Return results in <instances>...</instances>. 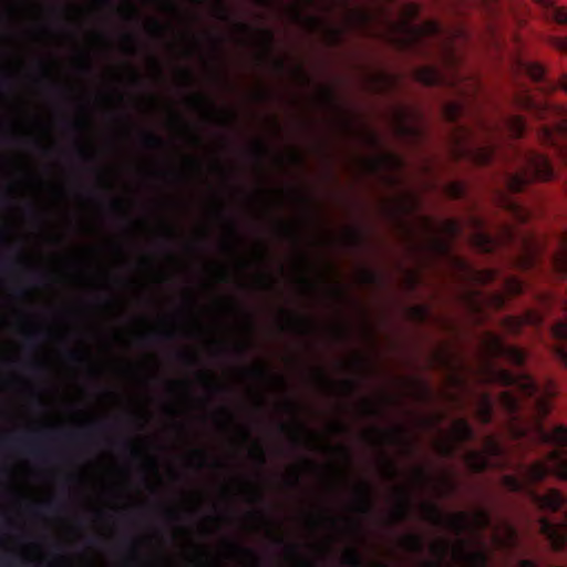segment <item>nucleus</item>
Returning <instances> with one entry per match:
<instances>
[{
    "mask_svg": "<svg viewBox=\"0 0 567 567\" xmlns=\"http://www.w3.org/2000/svg\"><path fill=\"white\" fill-rule=\"evenodd\" d=\"M291 276L305 293H322L337 298L343 290L338 271L327 262L315 267L306 257H299L293 262Z\"/></svg>",
    "mask_w": 567,
    "mask_h": 567,
    "instance_id": "f257e3e1",
    "label": "nucleus"
},
{
    "mask_svg": "<svg viewBox=\"0 0 567 567\" xmlns=\"http://www.w3.org/2000/svg\"><path fill=\"white\" fill-rule=\"evenodd\" d=\"M452 487L453 485L447 474L441 473L434 477H430L423 470L419 467L413 468L406 478V486L400 487L393 493V520L401 519L406 515L414 489L420 488L424 492L441 496L450 492Z\"/></svg>",
    "mask_w": 567,
    "mask_h": 567,
    "instance_id": "f03ea898",
    "label": "nucleus"
},
{
    "mask_svg": "<svg viewBox=\"0 0 567 567\" xmlns=\"http://www.w3.org/2000/svg\"><path fill=\"white\" fill-rule=\"evenodd\" d=\"M336 0H296L288 10L289 17L300 23L309 31L320 33L323 39L333 43L337 41L340 29H334L328 25V22L318 17L306 16V11L313 9L317 11L330 10L334 6Z\"/></svg>",
    "mask_w": 567,
    "mask_h": 567,
    "instance_id": "7ed1b4c3",
    "label": "nucleus"
},
{
    "mask_svg": "<svg viewBox=\"0 0 567 567\" xmlns=\"http://www.w3.org/2000/svg\"><path fill=\"white\" fill-rule=\"evenodd\" d=\"M419 8L414 3H408L400 10L398 19L391 23L389 39L400 44H409L421 37L432 34L436 27L433 22L426 21L420 25L412 23Z\"/></svg>",
    "mask_w": 567,
    "mask_h": 567,
    "instance_id": "20e7f679",
    "label": "nucleus"
},
{
    "mask_svg": "<svg viewBox=\"0 0 567 567\" xmlns=\"http://www.w3.org/2000/svg\"><path fill=\"white\" fill-rule=\"evenodd\" d=\"M420 516L432 523H444L451 528L460 532L465 529L482 528L487 525L488 518L484 512H475L472 514L456 513L447 516L442 520L435 505L431 502H422L419 505Z\"/></svg>",
    "mask_w": 567,
    "mask_h": 567,
    "instance_id": "39448f33",
    "label": "nucleus"
},
{
    "mask_svg": "<svg viewBox=\"0 0 567 567\" xmlns=\"http://www.w3.org/2000/svg\"><path fill=\"white\" fill-rule=\"evenodd\" d=\"M452 558L461 567H484L487 563L485 550L466 542L453 545Z\"/></svg>",
    "mask_w": 567,
    "mask_h": 567,
    "instance_id": "423d86ee",
    "label": "nucleus"
},
{
    "mask_svg": "<svg viewBox=\"0 0 567 567\" xmlns=\"http://www.w3.org/2000/svg\"><path fill=\"white\" fill-rule=\"evenodd\" d=\"M346 525L342 520L333 519L328 513H318L309 520V529L315 534H322L326 537L324 543L317 545L319 551L328 548V543L338 538V530Z\"/></svg>",
    "mask_w": 567,
    "mask_h": 567,
    "instance_id": "0eeeda50",
    "label": "nucleus"
},
{
    "mask_svg": "<svg viewBox=\"0 0 567 567\" xmlns=\"http://www.w3.org/2000/svg\"><path fill=\"white\" fill-rule=\"evenodd\" d=\"M516 103L524 110L530 111L540 120L548 118L551 114H564L567 113L565 106L558 104H551L547 102L536 101L532 95L527 93H519L516 96Z\"/></svg>",
    "mask_w": 567,
    "mask_h": 567,
    "instance_id": "6e6552de",
    "label": "nucleus"
},
{
    "mask_svg": "<svg viewBox=\"0 0 567 567\" xmlns=\"http://www.w3.org/2000/svg\"><path fill=\"white\" fill-rule=\"evenodd\" d=\"M471 430L465 421L457 420L453 423L451 434L443 435L435 442V449L441 454H449L454 450V443L468 439Z\"/></svg>",
    "mask_w": 567,
    "mask_h": 567,
    "instance_id": "1a4fd4ad",
    "label": "nucleus"
},
{
    "mask_svg": "<svg viewBox=\"0 0 567 567\" xmlns=\"http://www.w3.org/2000/svg\"><path fill=\"white\" fill-rule=\"evenodd\" d=\"M367 441L373 444H393L404 445L409 440V434L403 429H392L382 431L380 429H368L364 433Z\"/></svg>",
    "mask_w": 567,
    "mask_h": 567,
    "instance_id": "9d476101",
    "label": "nucleus"
},
{
    "mask_svg": "<svg viewBox=\"0 0 567 567\" xmlns=\"http://www.w3.org/2000/svg\"><path fill=\"white\" fill-rule=\"evenodd\" d=\"M401 159L386 152H379L371 158H362L360 165L365 171L393 169L399 167Z\"/></svg>",
    "mask_w": 567,
    "mask_h": 567,
    "instance_id": "9b49d317",
    "label": "nucleus"
},
{
    "mask_svg": "<svg viewBox=\"0 0 567 567\" xmlns=\"http://www.w3.org/2000/svg\"><path fill=\"white\" fill-rule=\"evenodd\" d=\"M549 473H551L550 464L546 461L545 456L526 466L523 477L527 484H535L545 480Z\"/></svg>",
    "mask_w": 567,
    "mask_h": 567,
    "instance_id": "f8f14e48",
    "label": "nucleus"
},
{
    "mask_svg": "<svg viewBox=\"0 0 567 567\" xmlns=\"http://www.w3.org/2000/svg\"><path fill=\"white\" fill-rule=\"evenodd\" d=\"M540 530L550 540L555 549H559L566 542L567 525H550L545 519L540 520Z\"/></svg>",
    "mask_w": 567,
    "mask_h": 567,
    "instance_id": "ddd939ff",
    "label": "nucleus"
},
{
    "mask_svg": "<svg viewBox=\"0 0 567 567\" xmlns=\"http://www.w3.org/2000/svg\"><path fill=\"white\" fill-rule=\"evenodd\" d=\"M481 379L486 383H499L501 385L508 386L513 385L515 375L505 369H496L493 367H486L481 372Z\"/></svg>",
    "mask_w": 567,
    "mask_h": 567,
    "instance_id": "4468645a",
    "label": "nucleus"
},
{
    "mask_svg": "<svg viewBox=\"0 0 567 567\" xmlns=\"http://www.w3.org/2000/svg\"><path fill=\"white\" fill-rule=\"evenodd\" d=\"M337 461L330 464V474L333 483H340L348 475V452L344 447H338L336 451Z\"/></svg>",
    "mask_w": 567,
    "mask_h": 567,
    "instance_id": "2eb2a0df",
    "label": "nucleus"
},
{
    "mask_svg": "<svg viewBox=\"0 0 567 567\" xmlns=\"http://www.w3.org/2000/svg\"><path fill=\"white\" fill-rule=\"evenodd\" d=\"M550 464L551 473L561 481H567V458L563 457L559 451H551L546 455Z\"/></svg>",
    "mask_w": 567,
    "mask_h": 567,
    "instance_id": "dca6fc26",
    "label": "nucleus"
},
{
    "mask_svg": "<svg viewBox=\"0 0 567 567\" xmlns=\"http://www.w3.org/2000/svg\"><path fill=\"white\" fill-rule=\"evenodd\" d=\"M496 152V145L495 144H484L476 146L472 154L471 158L472 161L481 166H485L492 163Z\"/></svg>",
    "mask_w": 567,
    "mask_h": 567,
    "instance_id": "f3484780",
    "label": "nucleus"
},
{
    "mask_svg": "<svg viewBox=\"0 0 567 567\" xmlns=\"http://www.w3.org/2000/svg\"><path fill=\"white\" fill-rule=\"evenodd\" d=\"M538 506L543 509L556 512L564 503V497L557 489H550L543 496L535 498Z\"/></svg>",
    "mask_w": 567,
    "mask_h": 567,
    "instance_id": "a211bd4d",
    "label": "nucleus"
},
{
    "mask_svg": "<svg viewBox=\"0 0 567 567\" xmlns=\"http://www.w3.org/2000/svg\"><path fill=\"white\" fill-rule=\"evenodd\" d=\"M530 166L534 169L535 178L537 181L545 182L551 178L553 171L545 157L535 156L532 159Z\"/></svg>",
    "mask_w": 567,
    "mask_h": 567,
    "instance_id": "6ab92c4d",
    "label": "nucleus"
},
{
    "mask_svg": "<svg viewBox=\"0 0 567 567\" xmlns=\"http://www.w3.org/2000/svg\"><path fill=\"white\" fill-rule=\"evenodd\" d=\"M515 538V532L509 526H501L493 534V543L497 547L512 546Z\"/></svg>",
    "mask_w": 567,
    "mask_h": 567,
    "instance_id": "aec40b11",
    "label": "nucleus"
},
{
    "mask_svg": "<svg viewBox=\"0 0 567 567\" xmlns=\"http://www.w3.org/2000/svg\"><path fill=\"white\" fill-rule=\"evenodd\" d=\"M431 553L435 561H432L427 567H442V558L447 553V543L443 539H436L431 545Z\"/></svg>",
    "mask_w": 567,
    "mask_h": 567,
    "instance_id": "412c9836",
    "label": "nucleus"
},
{
    "mask_svg": "<svg viewBox=\"0 0 567 567\" xmlns=\"http://www.w3.org/2000/svg\"><path fill=\"white\" fill-rule=\"evenodd\" d=\"M544 440L548 443H551L557 446H566L567 445V426L558 425L556 426L550 434L546 435Z\"/></svg>",
    "mask_w": 567,
    "mask_h": 567,
    "instance_id": "4be33fe9",
    "label": "nucleus"
},
{
    "mask_svg": "<svg viewBox=\"0 0 567 567\" xmlns=\"http://www.w3.org/2000/svg\"><path fill=\"white\" fill-rule=\"evenodd\" d=\"M417 81L425 85H433L439 83V74L437 72L431 68V66H424L416 71L415 74Z\"/></svg>",
    "mask_w": 567,
    "mask_h": 567,
    "instance_id": "5701e85b",
    "label": "nucleus"
},
{
    "mask_svg": "<svg viewBox=\"0 0 567 567\" xmlns=\"http://www.w3.org/2000/svg\"><path fill=\"white\" fill-rule=\"evenodd\" d=\"M249 41L260 48H266L271 40V34L265 30H246Z\"/></svg>",
    "mask_w": 567,
    "mask_h": 567,
    "instance_id": "b1692460",
    "label": "nucleus"
},
{
    "mask_svg": "<svg viewBox=\"0 0 567 567\" xmlns=\"http://www.w3.org/2000/svg\"><path fill=\"white\" fill-rule=\"evenodd\" d=\"M370 20V14L362 9L351 10L347 16V24L349 27H361Z\"/></svg>",
    "mask_w": 567,
    "mask_h": 567,
    "instance_id": "393cba45",
    "label": "nucleus"
},
{
    "mask_svg": "<svg viewBox=\"0 0 567 567\" xmlns=\"http://www.w3.org/2000/svg\"><path fill=\"white\" fill-rule=\"evenodd\" d=\"M498 402L503 409L509 413H514L518 410V400L509 391H503L498 395Z\"/></svg>",
    "mask_w": 567,
    "mask_h": 567,
    "instance_id": "a878e982",
    "label": "nucleus"
},
{
    "mask_svg": "<svg viewBox=\"0 0 567 567\" xmlns=\"http://www.w3.org/2000/svg\"><path fill=\"white\" fill-rule=\"evenodd\" d=\"M465 463L468 466L470 470L474 472H481L486 466V460L485 457L477 452H470L465 456Z\"/></svg>",
    "mask_w": 567,
    "mask_h": 567,
    "instance_id": "bb28decb",
    "label": "nucleus"
},
{
    "mask_svg": "<svg viewBox=\"0 0 567 567\" xmlns=\"http://www.w3.org/2000/svg\"><path fill=\"white\" fill-rule=\"evenodd\" d=\"M530 183V178L525 174H515L512 175L507 181V187L511 192L519 193L522 192L528 184Z\"/></svg>",
    "mask_w": 567,
    "mask_h": 567,
    "instance_id": "cd10ccee",
    "label": "nucleus"
},
{
    "mask_svg": "<svg viewBox=\"0 0 567 567\" xmlns=\"http://www.w3.org/2000/svg\"><path fill=\"white\" fill-rule=\"evenodd\" d=\"M416 205V198L413 194L406 192L400 195V197L396 199L393 209L399 212H408L415 207Z\"/></svg>",
    "mask_w": 567,
    "mask_h": 567,
    "instance_id": "c85d7f7f",
    "label": "nucleus"
},
{
    "mask_svg": "<svg viewBox=\"0 0 567 567\" xmlns=\"http://www.w3.org/2000/svg\"><path fill=\"white\" fill-rule=\"evenodd\" d=\"M483 346L485 351L489 355H498L502 354L503 348L501 346L499 339L493 334H486L483 339Z\"/></svg>",
    "mask_w": 567,
    "mask_h": 567,
    "instance_id": "c756f323",
    "label": "nucleus"
},
{
    "mask_svg": "<svg viewBox=\"0 0 567 567\" xmlns=\"http://www.w3.org/2000/svg\"><path fill=\"white\" fill-rule=\"evenodd\" d=\"M473 245L483 251H489L494 247L492 238L484 233H476L472 238Z\"/></svg>",
    "mask_w": 567,
    "mask_h": 567,
    "instance_id": "7c9ffc66",
    "label": "nucleus"
},
{
    "mask_svg": "<svg viewBox=\"0 0 567 567\" xmlns=\"http://www.w3.org/2000/svg\"><path fill=\"white\" fill-rule=\"evenodd\" d=\"M471 132L465 127L456 128L452 134V141L456 146L455 154L461 155L462 150L461 146L467 141Z\"/></svg>",
    "mask_w": 567,
    "mask_h": 567,
    "instance_id": "2f4dec72",
    "label": "nucleus"
},
{
    "mask_svg": "<svg viewBox=\"0 0 567 567\" xmlns=\"http://www.w3.org/2000/svg\"><path fill=\"white\" fill-rule=\"evenodd\" d=\"M346 365L350 370L361 372L365 370L367 360L363 354L353 353L346 362Z\"/></svg>",
    "mask_w": 567,
    "mask_h": 567,
    "instance_id": "473e14b6",
    "label": "nucleus"
},
{
    "mask_svg": "<svg viewBox=\"0 0 567 567\" xmlns=\"http://www.w3.org/2000/svg\"><path fill=\"white\" fill-rule=\"evenodd\" d=\"M357 495H358V504L355 505V509L358 511H364L368 506V498H369V487L365 483H360L357 487Z\"/></svg>",
    "mask_w": 567,
    "mask_h": 567,
    "instance_id": "72a5a7b5",
    "label": "nucleus"
},
{
    "mask_svg": "<svg viewBox=\"0 0 567 567\" xmlns=\"http://www.w3.org/2000/svg\"><path fill=\"white\" fill-rule=\"evenodd\" d=\"M458 230L457 223L453 219H446L437 224L436 231L444 236L456 234Z\"/></svg>",
    "mask_w": 567,
    "mask_h": 567,
    "instance_id": "f704fd0d",
    "label": "nucleus"
},
{
    "mask_svg": "<svg viewBox=\"0 0 567 567\" xmlns=\"http://www.w3.org/2000/svg\"><path fill=\"white\" fill-rule=\"evenodd\" d=\"M513 385H516L520 391L526 392L527 394H530L534 389L533 381L528 375L515 377Z\"/></svg>",
    "mask_w": 567,
    "mask_h": 567,
    "instance_id": "c9c22d12",
    "label": "nucleus"
},
{
    "mask_svg": "<svg viewBox=\"0 0 567 567\" xmlns=\"http://www.w3.org/2000/svg\"><path fill=\"white\" fill-rule=\"evenodd\" d=\"M526 73L534 80L539 81L545 74V69L538 63H527L525 65Z\"/></svg>",
    "mask_w": 567,
    "mask_h": 567,
    "instance_id": "e433bc0d",
    "label": "nucleus"
},
{
    "mask_svg": "<svg viewBox=\"0 0 567 567\" xmlns=\"http://www.w3.org/2000/svg\"><path fill=\"white\" fill-rule=\"evenodd\" d=\"M371 82L373 89L382 90L389 84L390 80L385 73L378 71L371 74Z\"/></svg>",
    "mask_w": 567,
    "mask_h": 567,
    "instance_id": "4c0bfd02",
    "label": "nucleus"
},
{
    "mask_svg": "<svg viewBox=\"0 0 567 567\" xmlns=\"http://www.w3.org/2000/svg\"><path fill=\"white\" fill-rule=\"evenodd\" d=\"M502 354H505L513 363L522 364L524 361V353L516 348L503 349Z\"/></svg>",
    "mask_w": 567,
    "mask_h": 567,
    "instance_id": "58836bf2",
    "label": "nucleus"
},
{
    "mask_svg": "<svg viewBox=\"0 0 567 567\" xmlns=\"http://www.w3.org/2000/svg\"><path fill=\"white\" fill-rule=\"evenodd\" d=\"M491 409V402L487 399H484L477 410V417L481 422L486 423L489 421Z\"/></svg>",
    "mask_w": 567,
    "mask_h": 567,
    "instance_id": "ea45409f",
    "label": "nucleus"
},
{
    "mask_svg": "<svg viewBox=\"0 0 567 567\" xmlns=\"http://www.w3.org/2000/svg\"><path fill=\"white\" fill-rule=\"evenodd\" d=\"M508 126H509V130L511 132L515 135V136H519L525 127V123L523 121L522 117L519 116H514L509 120L508 122Z\"/></svg>",
    "mask_w": 567,
    "mask_h": 567,
    "instance_id": "a19ab883",
    "label": "nucleus"
},
{
    "mask_svg": "<svg viewBox=\"0 0 567 567\" xmlns=\"http://www.w3.org/2000/svg\"><path fill=\"white\" fill-rule=\"evenodd\" d=\"M555 269L567 274V252H557L554 258Z\"/></svg>",
    "mask_w": 567,
    "mask_h": 567,
    "instance_id": "79ce46f5",
    "label": "nucleus"
},
{
    "mask_svg": "<svg viewBox=\"0 0 567 567\" xmlns=\"http://www.w3.org/2000/svg\"><path fill=\"white\" fill-rule=\"evenodd\" d=\"M502 482L506 488H508L509 491H513V492L519 491L523 487V484L516 477H514L512 475L504 476Z\"/></svg>",
    "mask_w": 567,
    "mask_h": 567,
    "instance_id": "37998d69",
    "label": "nucleus"
},
{
    "mask_svg": "<svg viewBox=\"0 0 567 567\" xmlns=\"http://www.w3.org/2000/svg\"><path fill=\"white\" fill-rule=\"evenodd\" d=\"M508 431L513 439H519L526 434V429L520 426L515 420L509 421Z\"/></svg>",
    "mask_w": 567,
    "mask_h": 567,
    "instance_id": "c03bdc74",
    "label": "nucleus"
},
{
    "mask_svg": "<svg viewBox=\"0 0 567 567\" xmlns=\"http://www.w3.org/2000/svg\"><path fill=\"white\" fill-rule=\"evenodd\" d=\"M460 114V106L455 103H449L444 107V115L447 120L454 121Z\"/></svg>",
    "mask_w": 567,
    "mask_h": 567,
    "instance_id": "a18cd8bd",
    "label": "nucleus"
},
{
    "mask_svg": "<svg viewBox=\"0 0 567 567\" xmlns=\"http://www.w3.org/2000/svg\"><path fill=\"white\" fill-rule=\"evenodd\" d=\"M536 409L538 415L546 416L551 410V404L548 399L543 398L537 401Z\"/></svg>",
    "mask_w": 567,
    "mask_h": 567,
    "instance_id": "49530a36",
    "label": "nucleus"
},
{
    "mask_svg": "<svg viewBox=\"0 0 567 567\" xmlns=\"http://www.w3.org/2000/svg\"><path fill=\"white\" fill-rule=\"evenodd\" d=\"M553 334L558 339H567V322L560 321L553 327Z\"/></svg>",
    "mask_w": 567,
    "mask_h": 567,
    "instance_id": "de8ad7c7",
    "label": "nucleus"
},
{
    "mask_svg": "<svg viewBox=\"0 0 567 567\" xmlns=\"http://www.w3.org/2000/svg\"><path fill=\"white\" fill-rule=\"evenodd\" d=\"M484 452L489 455H497L501 452L498 444L491 437L484 442Z\"/></svg>",
    "mask_w": 567,
    "mask_h": 567,
    "instance_id": "09e8293b",
    "label": "nucleus"
},
{
    "mask_svg": "<svg viewBox=\"0 0 567 567\" xmlns=\"http://www.w3.org/2000/svg\"><path fill=\"white\" fill-rule=\"evenodd\" d=\"M343 560L350 565H357L360 561L359 554L355 549L348 548L343 553Z\"/></svg>",
    "mask_w": 567,
    "mask_h": 567,
    "instance_id": "8fccbe9b",
    "label": "nucleus"
},
{
    "mask_svg": "<svg viewBox=\"0 0 567 567\" xmlns=\"http://www.w3.org/2000/svg\"><path fill=\"white\" fill-rule=\"evenodd\" d=\"M402 545L410 550L417 549L420 547V539L416 536H406L402 540Z\"/></svg>",
    "mask_w": 567,
    "mask_h": 567,
    "instance_id": "3c124183",
    "label": "nucleus"
},
{
    "mask_svg": "<svg viewBox=\"0 0 567 567\" xmlns=\"http://www.w3.org/2000/svg\"><path fill=\"white\" fill-rule=\"evenodd\" d=\"M395 122H396V131L400 133V134H409L410 132L408 130H405V127L403 126L402 124V121L405 116V111L404 110H400L395 113Z\"/></svg>",
    "mask_w": 567,
    "mask_h": 567,
    "instance_id": "603ef678",
    "label": "nucleus"
},
{
    "mask_svg": "<svg viewBox=\"0 0 567 567\" xmlns=\"http://www.w3.org/2000/svg\"><path fill=\"white\" fill-rule=\"evenodd\" d=\"M506 291L509 295H515L520 291V284L516 279H511L506 282Z\"/></svg>",
    "mask_w": 567,
    "mask_h": 567,
    "instance_id": "864d4df0",
    "label": "nucleus"
},
{
    "mask_svg": "<svg viewBox=\"0 0 567 567\" xmlns=\"http://www.w3.org/2000/svg\"><path fill=\"white\" fill-rule=\"evenodd\" d=\"M290 75L297 83H302L305 80L303 71L299 66H293L290 70Z\"/></svg>",
    "mask_w": 567,
    "mask_h": 567,
    "instance_id": "5fc2aeb1",
    "label": "nucleus"
},
{
    "mask_svg": "<svg viewBox=\"0 0 567 567\" xmlns=\"http://www.w3.org/2000/svg\"><path fill=\"white\" fill-rule=\"evenodd\" d=\"M558 252H566L567 250V230L563 231L558 237Z\"/></svg>",
    "mask_w": 567,
    "mask_h": 567,
    "instance_id": "6e6d98bb",
    "label": "nucleus"
},
{
    "mask_svg": "<svg viewBox=\"0 0 567 567\" xmlns=\"http://www.w3.org/2000/svg\"><path fill=\"white\" fill-rule=\"evenodd\" d=\"M362 412L367 414H373L378 413L379 409L374 405V403H371L370 401H365L362 405Z\"/></svg>",
    "mask_w": 567,
    "mask_h": 567,
    "instance_id": "4d7b16f0",
    "label": "nucleus"
},
{
    "mask_svg": "<svg viewBox=\"0 0 567 567\" xmlns=\"http://www.w3.org/2000/svg\"><path fill=\"white\" fill-rule=\"evenodd\" d=\"M554 45L560 50V51H564V52H567V37L566 38H556L554 41H553Z\"/></svg>",
    "mask_w": 567,
    "mask_h": 567,
    "instance_id": "13d9d810",
    "label": "nucleus"
},
{
    "mask_svg": "<svg viewBox=\"0 0 567 567\" xmlns=\"http://www.w3.org/2000/svg\"><path fill=\"white\" fill-rule=\"evenodd\" d=\"M381 471H382V474L388 477L394 475V473H395V468L391 463L384 464L382 466Z\"/></svg>",
    "mask_w": 567,
    "mask_h": 567,
    "instance_id": "bf43d9fd",
    "label": "nucleus"
},
{
    "mask_svg": "<svg viewBox=\"0 0 567 567\" xmlns=\"http://www.w3.org/2000/svg\"><path fill=\"white\" fill-rule=\"evenodd\" d=\"M513 209L515 212L516 218H518L522 221H525L527 219L528 213L525 212L523 208L514 206Z\"/></svg>",
    "mask_w": 567,
    "mask_h": 567,
    "instance_id": "052dcab7",
    "label": "nucleus"
},
{
    "mask_svg": "<svg viewBox=\"0 0 567 567\" xmlns=\"http://www.w3.org/2000/svg\"><path fill=\"white\" fill-rule=\"evenodd\" d=\"M556 354L558 359L567 367V351L561 348H557Z\"/></svg>",
    "mask_w": 567,
    "mask_h": 567,
    "instance_id": "680f3d73",
    "label": "nucleus"
},
{
    "mask_svg": "<svg viewBox=\"0 0 567 567\" xmlns=\"http://www.w3.org/2000/svg\"><path fill=\"white\" fill-rule=\"evenodd\" d=\"M557 393L558 392H557L555 385H549L545 390V399L555 398L557 395Z\"/></svg>",
    "mask_w": 567,
    "mask_h": 567,
    "instance_id": "e2e57ef3",
    "label": "nucleus"
},
{
    "mask_svg": "<svg viewBox=\"0 0 567 567\" xmlns=\"http://www.w3.org/2000/svg\"><path fill=\"white\" fill-rule=\"evenodd\" d=\"M522 321L516 318H512L507 320L508 329L515 330L518 326H520Z\"/></svg>",
    "mask_w": 567,
    "mask_h": 567,
    "instance_id": "0e129e2a",
    "label": "nucleus"
},
{
    "mask_svg": "<svg viewBox=\"0 0 567 567\" xmlns=\"http://www.w3.org/2000/svg\"><path fill=\"white\" fill-rule=\"evenodd\" d=\"M558 86L564 90L565 92H567V75L564 74L559 78L558 80Z\"/></svg>",
    "mask_w": 567,
    "mask_h": 567,
    "instance_id": "69168bd1",
    "label": "nucleus"
},
{
    "mask_svg": "<svg viewBox=\"0 0 567 567\" xmlns=\"http://www.w3.org/2000/svg\"><path fill=\"white\" fill-rule=\"evenodd\" d=\"M352 236H353V235H352V230L347 229V230L344 231V236H343V238H342L341 240H342L344 244H350V243L353 240Z\"/></svg>",
    "mask_w": 567,
    "mask_h": 567,
    "instance_id": "338daca9",
    "label": "nucleus"
},
{
    "mask_svg": "<svg viewBox=\"0 0 567 567\" xmlns=\"http://www.w3.org/2000/svg\"><path fill=\"white\" fill-rule=\"evenodd\" d=\"M518 567H536V565L529 560H522L519 561Z\"/></svg>",
    "mask_w": 567,
    "mask_h": 567,
    "instance_id": "774afa93",
    "label": "nucleus"
}]
</instances>
